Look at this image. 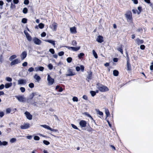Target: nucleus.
<instances>
[{
	"mask_svg": "<svg viewBox=\"0 0 153 153\" xmlns=\"http://www.w3.org/2000/svg\"><path fill=\"white\" fill-rule=\"evenodd\" d=\"M97 88L101 92H105L109 91L108 88L106 86L98 83L96 85Z\"/></svg>",
	"mask_w": 153,
	"mask_h": 153,
	"instance_id": "1",
	"label": "nucleus"
},
{
	"mask_svg": "<svg viewBox=\"0 0 153 153\" xmlns=\"http://www.w3.org/2000/svg\"><path fill=\"white\" fill-rule=\"evenodd\" d=\"M15 97L20 102H26V99L24 97V96L16 95Z\"/></svg>",
	"mask_w": 153,
	"mask_h": 153,
	"instance_id": "2",
	"label": "nucleus"
},
{
	"mask_svg": "<svg viewBox=\"0 0 153 153\" xmlns=\"http://www.w3.org/2000/svg\"><path fill=\"white\" fill-rule=\"evenodd\" d=\"M47 80L48 82V84L49 85H52L54 82V79L51 78L49 74H48Z\"/></svg>",
	"mask_w": 153,
	"mask_h": 153,
	"instance_id": "3",
	"label": "nucleus"
},
{
	"mask_svg": "<svg viewBox=\"0 0 153 153\" xmlns=\"http://www.w3.org/2000/svg\"><path fill=\"white\" fill-rule=\"evenodd\" d=\"M34 43L37 45H40L42 43V42L39 39L36 37H35L33 39Z\"/></svg>",
	"mask_w": 153,
	"mask_h": 153,
	"instance_id": "4",
	"label": "nucleus"
},
{
	"mask_svg": "<svg viewBox=\"0 0 153 153\" xmlns=\"http://www.w3.org/2000/svg\"><path fill=\"white\" fill-rule=\"evenodd\" d=\"M21 61L19 59H16L12 61L10 63V65L12 66L14 65L17 64L19 63H20Z\"/></svg>",
	"mask_w": 153,
	"mask_h": 153,
	"instance_id": "5",
	"label": "nucleus"
},
{
	"mask_svg": "<svg viewBox=\"0 0 153 153\" xmlns=\"http://www.w3.org/2000/svg\"><path fill=\"white\" fill-rule=\"evenodd\" d=\"M67 74H66V76H72L75 75V73L73 72L72 69H69L67 71Z\"/></svg>",
	"mask_w": 153,
	"mask_h": 153,
	"instance_id": "6",
	"label": "nucleus"
},
{
	"mask_svg": "<svg viewBox=\"0 0 153 153\" xmlns=\"http://www.w3.org/2000/svg\"><path fill=\"white\" fill-rule=\"evenodd\" d=\"M29 127L30 124L28 123H25L23 125H22L20 126L21 128L22 129H27Z\"/></svg>",
	"mask_w": 153,
	"mask_h": 153,
	"instance_id": "7",
	"label": "nucleus"
},
{
	"mask_svg": "<svg viewBox=\"0 0 153 153\" xmlns=\"http://www.w3.org/2000/svg\"><path fill=\"white\" fill-rule=\"evenodd\" d=\"M79 124L81 127H85L86 126L87 122L84 120H82L80 121Z\"/></svg>",
	"mask_w": 153,
	"mask_h": 153,
	"instance_id": "8",
	"label": "nucleus"
},
{
	"mask_svg": "<svg viewBox=\"0 0 153 153\" xmlns=\"http://www.w3.org/2000/svg\"><path fill=\"white\" fill-rule=\"evenodd\" d=\"M126 17L127 19L131 20L132 19V14L131 11H128L125 14Z\"/></svg>",
	"mask_w": 153,
	"mask_h": 153,
	"instance_id": "9",
	"label": "nucleus"
},
{
	"mask_svg": "<svg viewBox=\"0 0 153 153\" xmlns=\"http://www.w3.org/2000/svg\"><path fill=\"white\" fill-rule=\"evenodd\" d=\"M25 114L28 119L31 120L32 119V116L29 112L26 111L25 112Z\"/></svg>",
	"mask_w": 153,
	"mask_h": 153,
	"instance_id": "10",
	"label": "nucleus"
},
{
	"mask_svg": "<svg viewBox=\"0 0 153 153\" xmlns=\"http://www.w3.org/2000/svg\"><path fill=\"white\" fill-rule=\"evenodd\" d=\"M26 82L27 81L25 79H21L18 80V85H25L26 83Z\"/></svg>",
	"mask_w": 153,
	"mask_h": 153,
	"instance_id": "11",
	"label": "nucleus"
},
{
	"mask_svg": "<svg viewBox=\"0 0 153 153\" xmlns=\"http://www.w3.org/2000/svg\"><path fill=\"white\" fill-rule=\"evenodd\" d=\"M49 27L51 28L53 31H55L56 30L57 25L56 23H53L52 24L50 25Z\"/></svg>",
	"mask_w": 153,
	"mask_h": 153,
	"instance_id": "12",
	"label": "nucleus"
},
{
	"mask_svg": "<svg viewBox=\"0 0 153 153\" xmlns=\"http://www.w3.org/2000/svg\"><path fill=\"white\" fill-rule=\"evenodd\" d=\"M27 53L26 51H23L20 55V57L22 60H24L27 56Z\"/></svg>",
	"mask_w": 153,
	"mask_h": 153,
	"instance_id": "13",
	"label": "nucleus"
},
{
	"mask_svg": "<svg viewBox=\"0 0 153 153\" xmlns=\"http://www.w3.org/2000/svg\"><path fill=\"white\" fill-rule=\"evenodd\" d=\"M87 73L88 74V75L87 76L86 79L88 81H89L91 79L92 72L91 71H88Z\"/></svg>",
	"mask_w": 153,
	"mask_h": 153,
	"instance_id": "14",
	"label": "nucleus"
},
{
	"mask_svg": "<svg viewBox=\"0 0 153 153\" xmlns=\"http://www.w3.org/2000/svg\"><path fill=\"white\" fill-rule=\"evenodd\" d=\"M97 41L99 43H102L103 41V38L102 36H99L97 39Z\"/></svg>",
	"mask_w": 153,
	"mask_h": 153,
	"instance_id": "15",
	"label": "nucleus"
},
{
	"mask_svg": "<svg viewBox=\"0 0 153 153\" xmlns=\"http://www.w3.org/2000/svg\"><path fill=\"white\" fill-rule=\"evenodd\" d=\"M44 68L42 66H39L35 68V69L36 71H42L44 70Z\"/></svg>",
	"mask_w": 153,
	"mask_h": 153,
	"instance_id": "16",
	"label": "nucleus"
},
{
	"mask_svg": "<svg viewBox=\"0 0 153 153\" xmlns=\"http://www.w3.org/2000/svg\"><path fill=\"white\" fill-rule=\"evenodd\" d=\"M136 43L138 45L143 44L144 42V41L143 40L140 39L139 38H137L136 40Z\"/></svg>",
	"mask_w": 153,
	"mask_h": 153,
	"instance_id": "17",
	"label": "nucleus"
},
{
	"mask_svg": "<svg viewBox=\"0 0 153 153\" xmlns=\"http://www.w3.org/2000/svg\"><path fill=\"white\" fill-rule=\"evenodd\" d=\"M46 42H48L52 44L54 47L55 46V41H53L51 40H44Z\"/></svg>",
	"mask_w": 153,
	"mask_h": 153,
	"instance_id": "18",
	"label": "nucleus"
},
{
	"mask_svg": "<svg viewBox=\"0 0 153 153\" xmlns=\"http://www.w3.org/2000/svg\"><path fill=\"white\" fill-rule=\"evenodd\" d=\"M34 78L37 81V82H39V81L41 80V78L37 74H36L34 76Z\"/></svg>",
	"mask_w": 153,
	"mask_h": 153,
	"instance_id": "19",
	"label": "nucleus"
},
{
	"mask_svg": "<svg viewBox=\"0 0 153 153\" xmlns=\"http://www.w3.org/2000/svg\"><path fill=\"white\" fill-rule=\"evenodd\" d=\"M70 30L71 33H76V28L74 27H73L70 28Z\"/></svg>",
	"mask_w": 153,
	"mask_h": 153,
	"instance_id": "20",
	"label": "nucleus"
},
{
	"mask_svg": "<svg viewBox=\"0 0 153 153\" xmlns=\"http://www.w3.org/2000/svg\"><path fill=\"white\" fill-rule=\"evenodd\" d=\"M127 71H130L131 70V66L130 63H127Z\"/></svg>",
	"mask_w": 153,
	"mask_h": 153,
	"instance_id": "21",
	"label": "nucleus"
},
{
	"mask_svg": "<svg viewBox=\"0 0 153 153\" xmlns=\"http://www.w3.org/2000/svg\"><path fill=\"white\" fill-rule=\"evenodd\" d=\"M105 114H106V117L105 118V119H106V118L108 117L110 115V113L108 109H105Z\"/></svg>",
	"mask_w": 153,
	"mask_h": 153,
	"instance_id": "22",
	"label": "nucleus"
},
{
	"mask_svg": "<svg viewBox=\"0 0 153 153\" xmlns=\"http://www.w3.org/2000/svg\"><path fill=\"white\" fill-rule=\"evenodd\" d=\"M16 56L15 55H13L10 57L9 58V60L10 61H12L13 59L16 58Z\"/></svg>",
	"mask_w": 153,
	"mask_h": 153,
	"instance_id": "23",
	"label": "nucleus"
},
{
	"mask_svg": "<svg viewBox=\"0 0 153 153\" xmlns=\"http://www.w3.org/2000/svg\"><path fill=\"white\" fill-rule=\"evenodd\" d=\"M117 49L118 51H120L122 54H123V51L122 49V45H121L120 46V47L118 48Z\"/></svg>",
	"mask_w": 153,
	"mask_h": 153,
	"instance_id": "24",
	"label": "nucleus"
},
{
	"mask_svg": "<svg viewBox=\"0 0 153 153\" xmlns=\"http://www.w3.org/2000/svg\"><path fill=\"white\" fill-rule=\"evenodd\" d=\"M12 83H7L5 84V86L6 88H8L12 85Z\"/></svg>",
	"mask_w": 153,
	"mask_h": 153,
	"instance_id": "25",
	"label": "nucleus"
},
{
	"mask_svg": "<svg viewBox=\"0 0 153 153\" xmlns=\"http://www.w3.org/2000/svg\"><path fill=\"white\" fill-rule=\"evenodd\" d=\"M92 53H93V55L95 57V58L96 59H97L98 58V56L97 55L96 53V52L94 50H93L92 51Z\"/></svg>",
	"mask_w": 153,
	"mask_h": 153,
	"instance_id": "26",
	"label": "nucleus"
},
{
	"mask_svg": "<svg viewBox=\"0 0 153 153\" xmlns=\"http://www.w3.org/2000/svg\"><path fill=\"white\" fill-rule=\"evenodd\" d=\"M119 72L118 71L116 70H114L113 71V74L114 76H117L118 75Z\"/></svg>",
	"mask_w": 153,
	"mask_h": 153,
	"instance_id": "27",
	"label": "nucleus"
},
{
	"mask_svg": "<svg viewBox=\"0 0 153 153\" xmlns=\"http://www.w3.org/2000/svg\"><path fill=\"white\" fill-rule=\"evenodd\" d=\"M40 126L48 130H49L50 128L49 126L45 125H41Z\"/></svg>",
	"mask_w": 153,
	"mask_h": 153,
	"instance_id": "28",
	"label": "nucleus"
},
{
	"mask_svg": "<svg viewBox=\"0 0 153 153\" xmlns=\"http://www.w3.org/2000/svg\"><path fill=\"white\" fill-rule=\"evenodd\" d=\"M97 112V114H99L100 116H102L103 115V113L101 111H100L99 110H96Z\"/></svg>",
	"mask_w": 153,
	"mask_h": 153,
	"instance_id": "29",
	"label": "nucleus"
},
{
	"mask_svg": "<svg viewBox=\"0 0 153 153\" xmlns=\"http://www.w3.org/2000/svg\"><path fill=\"white\" fill-rule=\"evenodd\" d=\"M138 10H139V11H137V13L138 14H139L142 11V7H138Z\"/></svg>",
	"mask_w": 153,
	"mask_h": 153,
	"instance_id": "30",
	"label": "nucleus"
},
{
	"mask_svg": "<svg viewBox=\"0 0 153 153\" xmlns=\"http://www.w3.org/2000/svg\"><path fill=\"white\" fill-rule=\"evenodd\" d=\"M90 93L91 94L92 96L94 97L96 94V92L94 91H90Z\"/></svg>",
	"mask_w": 153,
	"mask_h": 153,
	"instance_id": "31",
	"label": "nucleus"
},
{
	"mask_svg": "<svg viewBox=\"0 0 153 153\" xmlns=\"http://www.w3.org/2000/svg\"><path fill=\"white\" fill-rule=\"evenodd\" d=\"M1 146H5L8 144V142L6 141L1 142Z\"/></svg>",
	"mask_w": 153,
	"mask_h": 153,
	"instance_id": "32",
	"label": "nucleus"
},
{
	"mask_svg": "<svg viewBox=\"0 0 153 153\" xmlns=\"http://www.w3.org/2000/svg\"><path fill=\"white\" fill-rule=\"evenodd\" d=\"M28 10L26 7H24L23 10V12L24 14H26Z\"/></svg>",
	"mask_w": 153,
	"mask_h": 153,
	"instance_id": "33",
	"label": "nucleus"
},
{
	"mask_svg": "<svg viewBox=\"0 0 153 153\" xmlns=\"http://www.w3.org/2000/svg\"><path fill=\"white\" fill-rule=\"evenodd\" d=\"M39 26L40 28L42 29L44 27V25L43 23H40L39 24Z\"/></svg>",
	"mask_w": 153,
	"mask_h": 153,
	"instance_id": "34",
	"label": "nucleus"
},
{
	"mask_svg": "<svg viewBox=\"0 0 153 153\" xmlns=\"http://www.w3.org/2000/svg\"><path fill=\"white\" fill-rule=\"evenodd\" d=\"M84 55V54L82 53H80L78 55V57L79 59L81 58Z\"/></svg>",
	"mask_w": 153,
	"mask_h": 153,
	"instance_id": "35",
	"label": "nucleus"
},
{
	"mask_svg": "<svg viewBox=\"0 0 153 153\" xmlns=\"http://www.w3.org/2000/svg\"><path fill=\"white\" fill-rule=\"evenodd\" d=\"M80 48V47H73V48L72 49V51H78L79 49Z\"/></svg>",
	"mask_w": 153,
	"mask_h": 153,
	"instance_id": "36",
	"label": "nucleus"
},
{
	"mask_svg": "<svg viewBox=\"0 0 153 153\" xmlns=\"http://www.w3.org/2000/svg\"><path fill=\"white\" fill-rule=\"evenodd\" d=\"M16 140V139L15 138H12L10 140V142L11 143H13L15 142Z\"/></svg>",
	"mask_w": 153,
	"mask_h": 153,
	"instance_id": "37",
	"label": "nucleus"
},
{
	"mask_svg": "<svg viewBox=\"0 0 153 153\" xmlns=\"http://www.w3.org/2000/svg\"><path fill=\"white\" fill-rule=\"evenodd\" d=\"M72 60V58L71 57H69L67 59V61L68 63H70Z\"/></svg>",
	"mask_w": 153,
	"mask_h": 153,
	"instance_id": "38",
	"label": "nucleus"
},
{
	"mask_svg": "<svg viewBox=\"0 0 153 153\" xmlns=\"http://www.w3.org/2000/svg\"><path fill=\"white\" fill-rule=\"evenodd\" d=\"M43 143L46 145H48L50 144V142L47 140H44L43 141Z\"/></svg>",
	"mask_w": 153,
	"mask_h": 153,
	"instance_id": "39",
	"label": "nucleus"
},
{
	"mask_svg": "<svg viewBox=\"0 0 153 153\" xmlns=\"http://www.w3.org/2000/svg\"><path fill=\"white\" fill-rule=\"evenodd\" d=\"M72 100L74 102H77L78 101V98L76 97H74L72 98Z\"/></svg>",
	"mask_w": 153,
	"mask_h": 153,
	"instance_id": "40",
	"label": "nucleus"
},
{
	"mask_svg": "<svg viewBox=\"0 0 153 153\" xmlns=\"http://www.w3.org/2000/svg\"><path fill=\"white\" fill-rule=\"evenodd\" d=\"M28 86L30 88H32L34 87V84L33 83H31L29 84Z\"/></svg>",
	"mask_w": 153,
	"mask_h": 153,
	"instance_id": "41",
	"label": "nucleus"
},
{
	"mask_svg": "<svg viewBox=\"0 0 153 153\" xmlns=\"http://www.w3.org/2000/svg\"><path fill=\"white\" fill-rule=\"evenodd\" d=\"M22 22L24 23H26L27 22V19L25 18H23L22 19Z\"/></svg>",
	"mask_w": 153,
	"mask_h": 153,
	"instance_id": "42",
	"label": "nucleus"
},
{
	"mask_svg": "<svg viewBox=\"0 0 153 153\" xmlns=\"http://www.w3.org/2000/svg\"><path fill=\"white\" fill-rule=\"evenodd\" d=\"M34 139L36 140H39L40 139V138L38 136H35L34 137Z\"/></svg>",
	"mask_w": 153,
	"mask_h": 153,
	"instance_id": "43",
	"label": "nucleus"
},
{
	"mask_svg": "<svg viewBox=\"0 0 153 153\" xmlns=\"http://www.w3.org/2000/svg\"><path fill=\"white\" fill-rule=\"evenodd\" d=\"M20 89L21 90V91L22 93L24 92L25 90V88L24 87H20Z\"/></svg>",
	"mask_w": 153,
	"mask_h": 153,
	"instance_id": "44",
	"label": "nucleus"
},
{
	"mask_svg": "<svg viewBox=\"0 0 153 153\" xmlns=\"http://www.w3.org/2000/svg\"><path fill=\"white\" fill-rule=\"evenodd\" d=\"M48 67L50 70H51L53 69V66L51 64H50L48 65Z\"/></svg>",
	"mask_w": 153,
	"mask_h": 153,
	"instance_id": "45",
	"label": "nucleus"
},
{
	"mask_svg": "<svg viewBox=\"0 0 153 153\" xmlns=\"http://www.w3.org/2000/svg\"><path fill=\"white\" fill-rule=\"evenodd\" d=\"M49 51L52 54H53L55 53L54 50L52 48L50 49L49 50Z\"/></svg>",
	"mask_w": 153,
	"mask_h": 153,
	"instance_id": "46",
	"label": "nucleus"
},
{
	"mask_svg": "<svg viewBox=\"0 0 153 153\" xmlns=\"http://www.w3.org/2000/svg\"><path fill=\"white\" fill-rule=\"evenodd\" d=\"M72 45L74 46H76L77 44L75 40H73L72 42Z\"/></svg>",
	"mask_w": 153,
	"mask_h": 153,
	"instance_id": "47",
	"label": "nucleus"
},
{
	"mask_svg": "<svg viewBox=\"0 0 153 153\" xmlns=\"http://www.w3.org/2000/svg\"><path fill=\"white\" fill-rule=\"evenodd\" d=\"M27 39L29 41H31L32 40V38L30 35L26 37Z\"/></svg>",
	"mask_w": 153,
	"mask_h": 153,
	"instance_id": "48",
	"label": "nucleus"
},
{
	"mask_svg": "<svg viewBox=\"0 0 153 153\" xmlns=\"http://www.w3.org/2000/svg\"><path fill=\"white\" fill-rule=\"evenodd\" d=\"M71 126L72 127L76 129H78V128H77L76 126L74 124H71Z\"/></svg>",
	"mask_w": 153,
	"mask_h": 153,
	"instance_id": "49",
	"label": "nucleus"
},
{
	"mask_svg": "<svg viewBox=\"0 0 153 153\" xmlns=\"http://www.w3.org/2000/svg\"><path fill=\"white\" fill-rule=\"evenodd\" d=\"M64 53L63 51H61L58 53V55L60 56H61L64 54Z\"/></svg>",
	"mask_w": 153,
	"mask_h": 153,
	"instance_id": "50",
	"label": "nucleus"
},
{
	"mask_svg": "<svg viewBox=\"0 0 153 153\" xmlns=\"http://www.w3.org/2000/svg\"><path fill=\"white\" fill-rule=\"evenodd\" d=\"M24 4L26 5H27L29 3V1L28 0H25L24 2Z\"/></svg>",
	"mask_w": 153,
	"mask_h": 153,
	"instance_id": "51",
	"label": "nucleus"
},
{
	"mask_svg": "<svg viewBox=\"0 0 153 153\" xmlns=\"http://www.w3.org/2000/svg\"><path fill=\"white\" fill-rule=\"evenodd\" d=\"M28 71L29 72H32L34 71V68L33 67H30L28 69Z\"/></svg>",
	"mask_w": 153,
	"mask_h": 153,
	"instance_id": "52",
	"label": "nucleus"
},
{
	"mask_svg": "<svg viewBox=\"0 0 153 153\" xmlns=\"http://www.w3.org/2000/svg\"><path fill=\"white\" fill-rule=\"evenodd\" d=\"M16 7V6L15 5L13 4L12 3H11V6H10V8L11 9H13L15 8Z\"/></svg>",
	"mask_w": 153,
	"mask_h": 153,
	"instance_id": "53",
	"label": "nucleus"
},
{
	"mask_svg": "<svg viewBox=\"0 0 153 153\" xmlns=\"http://www.w3.org/2000/svg\"><path fill=\"white\" fill-rule=\"evenodd\" d=\"M140 48L141 50H144L145 48V46L144 45H141L140 46Z\"/></svg>",
	"mask_w": 153,
	"mask_h": 153,
	"instance_id": "54",
	"label": "nucleus"
},
{
	"mask_svg": "<svg viewBox=\"0 0 153 153\" xmlns=\"http://www.w3.org/2000/svg\"><path fill=\"white\" fill-rule=\"evenodd\" d=\"M6 80L8 81L11 82L12 81V79L9 77H7L6 78Z\"/></svg>",
	"mask_w": 153,
	"mask_h": 153,
	"instance_id": "55",
	"label": "nucleus"
},
{
	"mask_svg": "<svg viewBox=\"0 0 153 153\" xmlns=\"http://www.w3.org/2000/svg\"><path fill=\"white\" fill-rule=\"evenodd\" d=\"M34 97V95H33V93H32L30 95L29 98L30 99L32 100L33 98Z\"/></svg>",
	"mask_w": 153,
	"mask_h": 153,
	"instance_id": "56",
	"label": "nucleus"
},
{
	"mask_svg": "<svg viewBox=\"0 0 153 153\" xmlns=\"http://www.w3.org/2000/svg\"><path fill=\"white\" fill-rule=\"evenodd\" d=\"M80 67V69H81V71L82 72H83L84 70V66L82 65H81Z\"/></svg>",
	"mask_w": 153,
	"mask_h": 153,
	"instance_id": "57",
	"label": "nucleus"
},
{
	"mask_svg": "<svg viewBox=\"0 0 153 153\" xmlns=\"http://www.w3.org/2000/svg\"><path fill=\"white\" fill-rule=\"evenodd\" d=\"M33 93V95H34V96H37V95H38L39 97L40 96V94H38V93L36 92H33V93Z\"/></svg>",
	"mask_w": 153,
	"mask_h": 153,
	"instance_id": "58",
	"label": "nucleus"
},
{
	"mask_svg": "<svg viewBox=\"0 0 153 153\" xmlns=\"http://www.w3.org/2000/svg\"><path fill=\"white\" fill-rule=\"evenodd\" d=\"M46 35V33L45 32H43L41 34V36L42 37H45Z\"/></svg>",
	"mask_w": 153,
	"mask_h": 153,
	"instance_id": "59",
	"label": "nucleus"
},
{
	"mask_svg": "<svg viewBox=\"0 0 153 153\" xmlns=\"http://www.w3.org/2000/svg\"><path fill=\"white\" fill-rule=\"evenodd\" d=\"M11 111V109L10 108H8L6 109V112L7 113H10Z\"/></svg>",
	"mask_w": 153,
	"mask_h": 153,
	"instance_id": "60",
	"label": "nucleus"
},
{
	"mask_svg": "<svg viewBox=\"0 0 153 153\" xmlns=\"http://www.w3.org/2000/svg\"><path fill=\"white\" fill-rule=\"evenodd\" d=\"M4 113L3 112L1 111L0 112V117H3L4 116Z\"/></svg>",
	"mask_w": 153,
	"mask_h": 153,
	"instance_id": "61",
	"label": "nucleus"
},
{
	"mask_svg": "<svg viewBox=\"0 0 153 153\" xmlns=\"http://www.w3.org/2000/svg\"><path fill=\"white\" fill-rule=\"evenodd\" d=\"M27 62H24L23 63L22 65L24 67L26 66L27 65Z\"/></svg>",
	"mask_w": 153,
	"mask_h": 153,
	"instance_id": "62",
	"label": "nucleus"
},
{
	"mask_svg": "<svg viewBox=\"0 0 153 153\" xmlns=\"http://www.w3.org/2000/svg\"><path fill=\"white\" fill-rule=\"evenodd\" d=\"M4 87V85L2 84L0 85V90H2L3 89Z\"/></svg>",
	"mask_w": 153,
	"mask_h": 153,
	"instance_id": "63",
	"label": "nucleus"
},
{
	"mask_svg": "<svg viewBox=\"0 0 153 153\" xmlns=\"http://www.w3.org/2000/svg\"><path fill=\"white\" fill-rule=\"evenodd\" d=\"M152 65L150 66V69L151 70H153V62L151 63Z\"/></svg>",
	"mask_w": 153,
	"mask_h": 153,
	"instance_id": "64",
	"label": "nucleus"
}]
</instances>
